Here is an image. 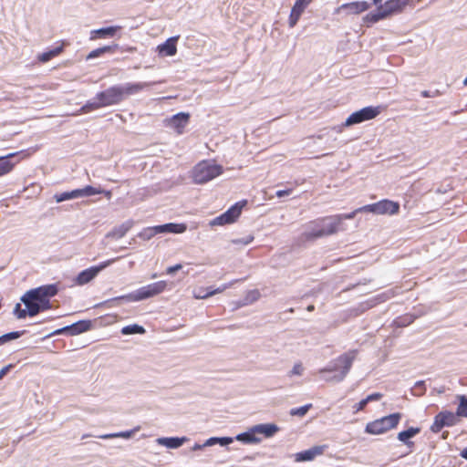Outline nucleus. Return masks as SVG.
I'll use <instances>...</instances> for the list:
<instances>
[{
    "mask_svg": "<svg viewBox=\"0 0 467 467\" xmlns=\"http://www.w3.org/2000/svg\"><path fill=\"white\" fill-rule=\"evenodd\" d=\"M121 333L123 335L144 334L145 328L140 325L134 324L122 327Z\"/></svg>",
    "mask_w": 467,
    "mask_h": 467,
    "instance_id": "f704fd0d",
    "label": "nucleus"
},
{
    "mask_svg": "<svg viewBox=\"0 0 467 467\" xmlns=\"http://www.w3.org/2000/svg\"><path fill=\"white\" fill-rule=\"evenodd\" d=\"M382 398V394L376 392L368 395L366 400L368 402L379 400Z\"/></svg>",
    "mask_w": 467,
    "mask_h": 467,
    "instance_id": "de8ad7c7",
    "label": "nucleus"
},
{
    "mask_svg": "<svg viewBox=\"0 0 467 467\" xmlns=\"http://www.w3.org/2000/svg\"><path fill=\"white\" fill-rule=\"evenodd\" d=\"M391 297V293L390 292H387V293H383L381 295H379L376 298V300L378 302H384L386 301L387 299L390 298Z\"/></svg>",
    "mask_w": 467,
    "mask_h": 467,
    "instance_id": "09e8293b",
    "label": "nucleus"
},
{
    "mask_svg": "<svg viewBox=\"0 0 467 467\" xmlns=\"http://www.w3.org/2000/svg\"><path fill=\"white\" fill-rule=\"evenodd\" d=\"M356 357H357L356 350L348 351V352L340 355L338 358H337L333 361H331L329 363V365L327 366L326 368H320L318 370V373L322 374V373H326V372L338 371L337 374L333 376L331 379H328L327 380L340 382L348 374V372L352 367V363L355 360Z\"/></svg>",
    "mask_w": 467,
    "mask_h": 467,
    "instance_id": "f03ea898",
    "label": "nucleus"
},
{
    "mask_svg": "<svg viewBox=\"0 0 467 467\" xmlns=\"http://www.w3.org/2000/svg\"><path fill=\"white\" fill-rule=\"evenodd\" d=\"M383 18H386V17H385L384 14L381 12L380 7H379L376 12L368 14L364 17V20L367 22H370V23H376Z\"/></svg>",
    "mask_w": 467,
    "mask_h": 467,
    "instance_id": "e433bc0d",
    "label": "nucleus"
},
{
    "mask_svg": "<svg viewBox=\"0 0 467 467\" xmlns=\"http://www.w3.org/2000/svg\"><path fill=\"white\" fill-rule=\"evenodd\" d=\"M113 51V47H110V46H106V47H99V48H97L93 51H91L87 58L88 59H91V58H95V57H98L107 52H112Z\"/></svg>",
    "mask_w": 467,
    "mask_h": 467,
    "instance_id": "4c0bfd02",
    "label": "nucleus"
},
{
    "mask_svg": "<svg viewBox=\"0 0 467 467\" xmlns=\"http://www.w3.org/2000/svg\"><path fill=\"white\" fill-rule=\"evenodd\" d=\"M369 8V4L366 1H358L341 5L337 10V13L346 11L348 15H358Z\"/></svg>",
    "mask_w": 467,
    "mask_h": 467,
    "instance_id": "6ab92c4d",
    "label": "nucleus"
},
{
    "mask_svg": "<svg viewBox=\"0 0 467 467\" xmlns=\"http://www.w3.org/2000/svg\"><path fill=\"white\" fill-rule=\"evenodd\" d=\"M311 407L312 404H306L299 408H294L290 410V415L303 417L307 413Z\"/></svg>",
    "mask_w": 467,
    "mask_h": 467,
    "instance_id": "ea45409f",
    "label": "nucleus"
},
{
    "mask_svg": "<svg viewBox=\"0 0 467 467\" xmlns=\"http://www.w3.org/2000/svg\"><path fill=\"white\" fill-rule=\"evenodd\" d=\"M312 0H296L292 7L289 16V26L294 27L298 22L302 13Z\"/></svg>",
    "mask_w": 467,
    "mask_h": 467,
    "instance_id": "412c9836",
    "label": "nucleus"
},
{
    "mask_svg": "<svg viewBox=\"0 0 467 467\" xmlns=\"http://www.w3.org/2000/svg\"><path fill=\"white\" fill-rule=\"evenodd\" d=\"M89 436H90V435H88V434H87V435H83V436H82V439H85V438L89 437Z\"/></svg>",
    "mask_w": 467,
    "mask_h": 467,
    "instance_id": "0e129e2a",
    "label": "nucleus"
},
{
    "mask_svg": "<svg viewBox=\"0 0 467 467\" xmlns=\"http://www.w3.org/2000/svg\"><path fill=\"white\" fill-rule=\"evenodd\" d=\"M420 428L410 427L406 431H400L398 434V439H399V441H400L401 442H404L405 444H410V442L408 441L410 439L413 438L414 436H416L418 433H420Z\"/></svg>",
    "mask_w": 467,
    "mask_h": 467,
    "instance_id": "2f4dec72",
    "label": "nucleus"
},
{
    "mask_svg": "<svg viewBox=\"0 0 467 467\" xmlns=\"http://www.w3.org/2000/svg\"><path fill=\"white\" fill-rule=\"evenodd\" d=\"M203 447H205V446H204V443H203V444H202V445H201V444L196 443V444H194V445H193V447H192V451L202 450Z\"/></svg>",
    "mask_w": 467,
    "mask_h": 467,
    "instance_id": "864d4df0",
    "label": "nucleus"
},
{
    "mask_svg": "<svg viewBox=\"0 0 467 467\" xmlns=\"http://www.w3.org/2000/svg\"><path fill=\"white\" fill-rule=\"evenodd\" d=\"M121 27L119 26H109V27H104L99 28L96 30H92L90 33V39H96L98 37L105 38L109 36H113L118 30H119Z\"/></svg>",
    "mask_w": 467,
    "mask_h": 467,
    "instance_id": "bb28decb",
    "label": "nucleus"
},
{
    "mask_svg": "<svg viewBox=\"0 0 467 467\" xmlns=\"http://www.w3.org/2000/svg\"><path fill=\"white\" fill-rule=\"evenodd\" d=\"M56 284L39 286L27 291L22 297L21 301L25 304L26 308H22L20 304H16L14 314L17 318H25L27 315L34 317L41 310L50 307L49 299L57 293Z\"/></svg>",
    "mask_w": 467,
    "mask_h": 467,
    "instance_id": "f257e3e1",
    "label": "nucleus"
},
{
    "mask_svg": "<svg viewBox=\"0 0 467 467\" xmlns=\"http://www.w3.org/2000/svg\"><path fill=\"white\" fill-rule=\"evenodd\" d=\"M457 399L459 400L457 415L459 417L467 418V397L464 395H458Z\"/></svg>",
    "mask_w": 467,
    "mask_h": 467,
    "instance_id": "72a5a7b5",
    "label": "nucleus"
},
{
    "mask_svg": "<svg viewBox=\"0 0 467 467\" xmlns=\"http://www.w3.org/2000/svg\"><path fill=\"white\" fill-rule=\"evenodd\" d=\"M367 405H368V401L366 399L360 400L358 403H357L353 406L354 412L357 413L360 410H363Z\"/></svg>",
    "mask_w": 467,
    "mask_h": 467,
    "instance_id": "49530a36",
    "label": "nucleus"
},
{
    "mask_svg": "<svg viewBox=\"0 0 467 467\" xmlns=\"http://www.w3.org/2000/svg\"><path fill=\"white\" fill-rule=\"evenodd\" d=\"M463 84H464L465 86H467V77H466V78H465V79L463 80Z\"/></svg>",
    "mask_w": 467,
    "mask_h": 467,
    "instance_id": "e2e57ef3",
    "label": "nucleus"
},
{
    "mask_svg": "<svg viewBox=\"0 0 467 467\" xmlns=\"http://www.w3.org/2000/svg\"><path fill=\"white\" fill-rule=\"evenodd\" d=\"M423 385V382H418L415 387H421Z\"/></svg>",
    "mask_w": 467,
    "mask_h": 467,
    "instance_id": "052dcab7",
    "label": "nucleus"
},
{
    "mask_svg": "<svg viewBox=\"0 0 467 467\" xmlns=\"http://www.w3.org/2000/svg\"><path fill=\"white\" fill-rule=\"evenodd\" d=\"M253 240H254V236L248 235V236H246L244 238H240V239L233 240V243L235 244L247 245L250 243H252Z\"/></svg>",
    "mask_w": 467,
    "mask_h": 467,
    "instance_id": "a18cd8bd",
    "label": "nucleus"
},
{
    "mask_svg": "<svg viewBox=\"0 0 467 467\" xmlns=\"http://www.w3.org/2000/svg\"><path fill=\"white\" fill-rule=\"evenodd\" d=\"M380 113L379 107H365L358 111L353 112L345 121L344 126L349 127L361 123L366 120L375 119Z\"/></svg>",
    "mask_w": 467,
    "mask_h": 467,
    "instance_id": "0eeeda50",
    "label": "nucleus"
},
{
    "mask_svg": "<svg viewBox=\"0 0 467 467\" xmlns=\"http://www.w3.org/2000/svg\"><path fill=\"white\" fill-rule=\"evenodd\" d=\"M279 430L280 428L275 423H263L254 426V432L261 438H272Z\"/></svg>",
    "mask_w": 467,
    "mask_h": 467,
    "instance_id": "4be33fe9",
    "label": "nucleus"
},
{
    "mask_svg": "<svg viewBox=\"0 0 467 467\" xmlns=\"http://www.w3.org/2000/svg\"><path fill=\"white\" fill-rule=\"evenodd\" d=\"M101 194H104L108 199L111 198V192L110 191H105V190L102 189V193Z\"/></svg>",
    "mask_w": 467,
    "mask_h": 467,
    "instance_id": "5fc2aeb1",
    "label": "nucleus"
},
{
    "mask_svg": "<svg viewBox=\"0 0 467 467\" xmlns=\"http://www.w3.org/2000/svg\"><path fill=\"white\" fill-rule=\"evenodd\" d=\"M421 96H422L423 98H429V97H431V95H430L429 91H426V90H424V91H422V92H421Z\"/></svg>",
    "mask_w": 467,
    "mask_h": 467,
    "instance_id": "4d7b16f0",
    "label": "nucleus"
},
{
    "mask_svg": "<svg viewBox=\"0 0 467 467\" xmlns=\"http://www.w3.org/2000/svg\"><path fill=\"white\" fill-rule=\"evenodd\" d=\"M293 192L292 189H288V190H280V191H277L275 195L278 197V198H282V197H285V196H288L289 194H291Z\"/></svg>",
    "mask_w": 467,
    "mask_h": 467,
    "instance_id": "8fccbe9b",
    "label": "nucleus"
},
{
    "mask_svg": "<svg viewBox=\"0 0 467 467\" xmlns=\"http://www.w3.org/2000/svg\"><path fill=\"white\" fill-rule=\"evenodd\" d=\"M223 171L222 165L213 161H202L194 166L192 176L195 183L203 184L221 175Z\"/></svg>",
    "mask_w": 467,
    "mask_h": 467,
    "instance_id": "20e7f679",
    "label": "nucleus"
},
{
    "mask_svg": "<svg viewBox=\"0 0 467 467\" xmlns=\"http://www.w3.org/2000/svg\"><path fill=\"white\" fill-rule=\"evenodd\" d=\"M180 36L168 38L164 43L157 47V51L161 57H172L177 53V42Z\"/></svg>",
    "mask_w": 467,
    "mask_h": 467,
    "instance_id": "a211bd4d",
    "label": "nucleus"
},
{
    "mask_svg": "<svg viewBox=\"0 0 467 467\" xmlns=\"http://www.w3.org/2000/svg\"><path fill=\"white\" fill-rule=\"evenodd\" d=\"M245 204V202H237L234 206H232L230 209H228L225 213L221 214L220 216L215 217L213 220L211 221L210 224L212 226L215 225H224L228 223H234L241 214L242 208Z\"/></svg>",
    "mask_w": 467,
    "mask_h": 467,
    "instance_id": "9d476101",
    "label": "nucleus"
},
{
    "mask_svg": "<svg viewBox=\"0 0 467 467\" xmlns=\"http://www.w3.org/2000/svg\"><path fill=\"white\" fill-rule=\"evenodd\" d=\"M194 294L205 295L206 293H203V288H200L199 291L195 292Z\"/></svg>",
    "mask_w": 467,
    "mask_h": 467,
    "instance_id": "13d9d810",
    "label": "nucleus"
},
{
    "mask_svg": "<svg viewBox=\"0 0 467 467\" xmlns=\"http://www.w3.org/2000/svg\"><path fill=\"white\" fill-rule=\"evenodd\" d=\"M457 412L451 411H441L437 414L434 418V421L431 427L432 432H439L443 427H451L458 422Z\"/></svg>",
    "mask_w": 467,
    "mask_h": 467,
    "instance_id": "1a4fd4ad",
    "label": "nucleus"
},
{
    "mask_svg": "<svg viewBox=\"0 0 467 467\" xmlns=\"http://www.w3.org/2000/svg\"><path fill=\"white\" fill-rule=\"evenodd\" d=\"M165 281H159L156 283L150 284L146 286H142L140 289L136 290L134 293H131L127 296H123L119 297V299H125L127 301H140L147 299L149 297L157 296L164 291L166 288Z\"/></svg>",
    "mask_w": 467,
    "mask_h": 467,
    "instance_id": "423d86ee",
    "label": "nucleus"
},
{
    "mask_svg": "<svg viewBox=\"0 0 467 467\" xmlns=\"http://www.w3.org/2000/svg\"><path fill=\"white\" fill-rule=\"evenodd\" d=\"M153 83L150 82H137V83H125L123 85H119V90L121 92L122 99L124 100L126 98L138 94L141 90L146 88H149Z\"/></svg>",
    "mask_w": 467,
    "mask_h": 467,
    "instance_id": "f3484780",
    "label": "nucleus"
},
{
    "mask_svg": "<svg viewBox=\"0 0 467 467\" xmlns=\"http://www.w3.org/2000/svg\"><path fill=\"white\" fill-rule=\"evenodd\" d=\"M133 226V222L129 220L116 227L109 234L117 239L122 238Z\"/></svg>",
    "mask_w": 467,
    "mask_h": 467,
    "instance_id": "7c9ffc66",
    "label": "nucleus"
},
{
    "mask_svg": "<svg viewBox=\"0 0 467 467\" xmlns=\"http://www.w3.org/2000/svg\"><path fill=\"white\" fill-rule=\"evenodd\" d=\"M399 203L389 200H383L363 206V210H366V212L376 214H395L399 212Z\"/></svg>",
    "mask_w": 467,
    "mask_h": 467,
    "instance_id": "6e6552de",
    "label": "nucleus"
},
{
    "mask_svg": "<svg viewBox=\"0 0 467 467\" xmlns=\"http://www.w3.org/2000/svg\"><path fill=\"white\" fill-rule=\"evenodd\" d=\"M140 430V427L137 426L130 431H119V432H115V433H109V434H102V435L98 436V438L102 439V440H109V439H113V438L130 439Z\"/></svg>",
    "mask_w": 467,
    "mask_h": 467,
    "instance_id": "c756f323",
    "label": "nucleus"
},
{
    "mask_svg": "<svg viewBox=\"0 0 467 467\" xmlns=\"http://www.w3.org/2000/svg\"><path fill=\"white\" fill-rule=\"evenodd\" d=\"M260 296V293L258 290H252L247 293V296L245 297V300L247 302H254L256 301Z\"/></svg>",
    "mask_w": 467,
    "mask_h": 467,
    "instance_id": "c03bdc74",
    "label": "nucleus"
},
{
    "mask_svg": "<svg viewBox=\"0 0 467 467\" xmlns=\"http://www.w3.org/2000/svg\"><path fill=\"white\" fill-rule=\"evenodd\" d=\"M122 101L123 99L119 85H115L101 92H99L92 99L87 103L85 108L89 110H93L100 108L118 105Z\"/></svg>",
    "mask_w": 467,
    "mask_h": 467,
    "instance_id": "7ed1b4c3",
    "label": "nucleus"
},
{
    "mask_svg": "<svg viewBox=\"0 0 467 467\" xmlns=\"http://www.w3.org/2000/svg\"><path fill=\"white\" fill-rule=\"evenodd\" d=\"M233 441L234 439L231 437H212L204 442V446H213L215 444L225 446L231 444Z\"/></svg>",
    "mask_w": 467,
    "mask_h": 467,
    "instance_id": "473e14b6",
    "label": "nucleus"
},
{
    "mask_svg": "<svg viewBox=\"0 0 467 467\" xmlns=\"http://www.w3.org/2000/svg\"><path fill=\"white\" fill-rule=\"evenodd\" d=\"M22 335V332H10L0 337V345H3L10 340L16 339Z\"/></svg>",
    "mask_w": 467,
    "mask_h": 467,
    "instance_id": "79ce46f5",
    "label": "nucleus"
},
{
    "mask_svg": "<svg viewBox=\"0 0 467 467\" xmlns=\"http://www.w3.org/2000/svg\"><path fill=\"white\" fill-rule=\"evenodd\" d=\"M11 366H6L0 369V379L7 373Z\"/></svg>",
    "mask_w": 467,
    "mask_h": 467,
    "instance_id": "603ef678",
    "label": "nucleus"
},
{
    "mask_svg": "<svg viewBox=\"0 0 467 467\" xmlns=\"http://www.w3.org/2000/svg\"><path fill=\"white\" fill-rule=\"evenodd\" d=\"M408 3L409 0H389L379 7L385 17H388L389 16L401 12Z\"/></svg>",
    "mask_w": 467,
    "mask_h": 467,
    "instance_id": "aec40b11",
    "label": "nucleus"
},
{
    "mask_svg": "<svg viewBox=\"0 0 467 467\" xmlns=\"http://www.w3.org/2000/svg\"><path fill=\"white\" fill-rule=\"evenodd\" d=\"M401 414L399 412L382 417L368 422L366 426L365 431L373 435L382 434L391 429H394L399 424Z\"/></svg>",
    "mask_w": 467,
    "mask_h": 467,
    "instance_id": "39448f33",
    "label": "nucleus"
},
{
    "mask_svg": "<svg viewBox=\"0 0 467 467\" xmlns=\"http://www.w3.org/2000/svg\"><path fill=\"white\" fill-rule=\"evenodd\" d=\"M325 237L324 232L321 228L318 219L309 222L305 225L304 232L302 233L301 241H313L318 238Z\"/></svg>",
    "mask_w": 467,
    "mask_h": 467,
    "instance_id": "4468645a",
    "label": "nucleus"
},
{
    "mask_svg": "<svg viewBox=\"0 0 467 467\" xmlns=\"http://www.w3.org/2000/svg\"><path fill=\"white\" fill-rule=\"evenodd\" d=\"M325 236L332 235L338 231L345 230L340 226V218L336 215L326 216L318 219Z\"/></svg>",
    "mask_w": 467,
    "mask_h": 467,
    "instance_id": "2eb2a0df",
    "label": "nucleus"
},
{
    "mask_svg": "<svg viewBox=\"0 0 467 467\" xmlns=\"http://www.w3.org/2000/svg\"><path fill=\"white\" fill-rule=\"evenodd\" d=\"M365 212H366V210H363V206H362V207H359V208L354 210L353 212H351L349 213L337 214L336 216L340 218V226L343 227L342 223L344 220H351L356 216V214H358L359 213H365Z\"/></svg>",
    "mask_w": 467,
    "mask_h": 467,
    "instance_id": "58836bf2",
    "label": "nucleus"
},
{
    "mask_svg": "<svg viewBox=\"0 0 467 467\" xmlns=\"http://www.w3.org/2000/svg\"><path fill=\"white\" fill-rule=\"evenodd\" d=\"M101 193H102V189L100 187L97 188V187L88 185L81 189H76L71 192H66L60 193V202L70 200V199L86 197V196H92V195L101 194Z\"/></svg>",
    "mask_w": 467,
    "mask_h": 467,
    "instance_id": "ddd939ff",
    "label": "nucleus"
},
{
    "mask_svg": "<svg viewBox=\"0 0 467 467\" xmlns=\"http://www.w3.org/2000/svg\"><path fill=\"white\" fill-rule=\"evenodd\" d=\"M304 371L305 367L303 366V364L301 362H296L294 364L292 369L288 372L287 376L290 378L293 376H302Z\"/></svg>",
    "mask_w": 467,
    "mask_h": 467,
    "instance_id": "a19ab883",
    "label": "nucleus"
},
{
    "mask_svg": "<svg viewBox=\"0 0 467 467\" xmlns=\"http://www.w3.org/2000/svg\"><path fill=\"white\" fill-rule=\"evenodd\" d=\"M17 154L18 153L16 152H13L6 156L0 157V177L12 171L16 163L11 162L8 159L16 156Z\"/></svg>",
    "mask_w": 467,
    "mask_h": 467,
    "instance_id": "c85d7f7f",
    "label": "nucleus"
},
{
    "mask_svg": "<svg viewBox=\"0 0 467 467\" xmlns=\"http://www.w3.org/2000/svg\"><path fill=\"white\" fill-rule=\"evenodd\" d=\"M182 267V265L181 264L175 265L173 266H170V267L167 268V274L172 275L175 272L181 270Z\"/></svg>",
    "mask_w": 467,
    "mask_h": 467,
    "instance_id": "3c124183",
    "label": "nucleus"
},
{
    "mask_svg": "<svg viewBox=\"0 0 467 467\" xmlns=\"http://www.w3.org/2000/svg\"><path fill=\"white\" fill-rule=\"evenodd\" d=\"M313 309H314V306H309L307 307V310H308V311H311V310H313Z\"/></svg>",
    "mask_w": 467,
    "mask_h": 467,
    "instance_id": "680f3d73",
    "label": "nucleus"
},
{
    "mask_svg": "<svg viewBox=\"0 0 467 467\" xmlns=\"http://www.w3.org/2000/svg\"><path fill=\"white\" fill-rule=\"evenodd\" d=\"M57 53H58V48H56V49H54V50H52L50 52L43 53V54H41L39 56V60L42 61V62H47L52 57L57 56Z\"/></svg>",
    "mask_w": 467,
    "mask_h": 467,
    "instance_id": "37998d69",
    "label": "nucleus"
},
{
    "mask_svg": "<svg viewBox=\"0 0 467 467\" xmlns=\"http://www.w3.org/2000/svg\"><path fill=\"white\" fill-rule=\"evenodd\" d=\"M460 455L467 460V447L461 451Z\"/></svg>",
    "mask_w": 467,
    "mask_h": 467,
    "instance_id": "6e6d98bb",
    "label": "nucleus"
},
{
    "mask_svg": "<svg viewBox=\"0 0 467 467\" xmlns=\"http://www.w3.org/2000/svg\"><path fill=\"white\" fill-rule=\"evenodd\" d=\"M239 281H240L239 279L233 280L229 283H225V284L222 285L221 286H219L216 289L209 290L208 292H206L205 295L193 294V296L196 299H206V298L211 297L216 294L223 293L226 289L231 288L235 283H237Z\"/></svg>",
    "mask_w": 467,
    "mask_h": 467,
    "instance_id": "cd10ccee",
    "label": "nucleus"
},
{
    "mask_svg": "<svg viewBox=\"0 0 467 467\" xmlns=\"http://www.w3.org/2000/svg\"><path fill=\"white\" fill-rule=\"evenodd\" d=\"M118 258L110 259L106 262L101 263L99 266H92L90 268L85 269L80 272L77 278L76 284L78 285H83L89 283L92 279H94L98 274L103 270L105 267L109 266L110 264L115 262Z\"/></svg>",
    "mask_w": 467,
    "mask_h": 467,
    "instance_id": "9b49d317",
    "label": "nucleus"
},
{
    "mask_svg": "<svg viewBox=\"0 0 467 467\" xmlns=\"http://www.w3.org/2000/svg\"><path fill=\"white\" fill-rule=\"evenodd\" d=\"M381 1H382V0H373V3H374L375 5H378V4H379V3H380Z\"/></svg>",
    "mask_w": 467,
    "mask_h": 467,
    "instance_id": "bf43d9fd",
    "label": "nucleus"
},
{
    "mask_svg": "<svg viewBox=\"0 0 467 467\" xmlns=\"http://www.w3.org/2000/svg\"><path fill=\"white\" fill-rule=\"evenodd\" d=\"M190 114L185 112L177 113L171 118L164 119L166 127L174 130L178 134H182L184 128L188 125Z\"/></svg>",
    "mask_w": 467,
    "mask_h": 467,
    "instance_id": "f8f14e48",
    "label": "nucleus"
},
{
    "mask_svg": "<svg viewBox=\"0 0 467 467\" xmlns=\"http://www.w3.org/2000/svg\"><path fill=\"white\" fill-rule=\"evenodd\" d=\"M235 440L246 444H255L259 443L262 441V438L257 436L256 433L254 432L253 426L247 431L238 434L235 437Z\"/></svg>",
    "mask_w": 467,
    "mask_h": 467,
    "instance_id": "a878e982",
    "label": "nucleus"
},
{
    "mask_svg": "<svg viewBox=\"0 0 467 467\" xmlns=\"http://www.w3.org/2000/svg\"><path fill=\"white\" fill-rule=\"evenodd\" d=\"M187 440L188 439L186 437H163L158 438L156 441L159 445H162L171 449H177L181 447L185 441H187Z\"/></svg>",
    "mask_w": 467,
    "mask_h": 467,
    "instance_id": "b1692460",
    "label": "nucleus"
},
{
    "mask_svg": "<svg viewBox=\"0 0 467 467\" xmlns=\"http://www.w3.org/2000/svg\"><path fill=\"white\" fill-rule=\"evenodd\" d=\"M91 328L89 320H80L72 325L60 327V335L76 336L87 332Z\"/></svg>",
    "mask_w": 467,
    "mask_h": 467,
    "instance_id": "dca6fc26",
    "label": "nucleus"
},
{
    "mask_svg": "<svg viewBox=\"0 0 467 467\" xmlns=\"http://www.w3.org/2000/svg\"><path fill=\"white\" fill-rule=\"evenodd\" d=\"M324 452V447L315 446L304 451L297 452L295 455L296 462H308L314 460L317 456Z\"/></svg>",
    "mask_w": 467,
    "mask_h": 467,
    "instance_id": "5701e85b",
    "label": "nucleus"
},
{
    "mask_svg": "<svg viewBox=\"0 0 467 467\" xmlns=\"http://www.w3.org/2000/svg\"><path fill=\"white\" fill-rule=\"evenodd\" d=\"M158 234H159V232L156 230V226L147 227V228H144L139 234V237L143 239V240H145V241H148V240L151 239L153 236H155Z\"/></svg>",
    "mask_w": 467,
    "mask_h": 467,
    "instance_id": "c9c22d12",
    "label": "nucleus"
},
{
    "mask_svg": "<svg viewBox=\"0 0 467 467\" xmlns=\"http://www.w3.org/2000/svg\"><path fill=\"white\" fill-rule=\"evenodd\" d=\"M187 227L183 223H165L162 225H156V230L159 234L164 233H173V234H182L186 231Z\"/></svg>",
    "mask_w": 467,
    "mask_h": 467,
    "instance_id": "393cba45",
    "label": "nucleus"
}]
</instances>
